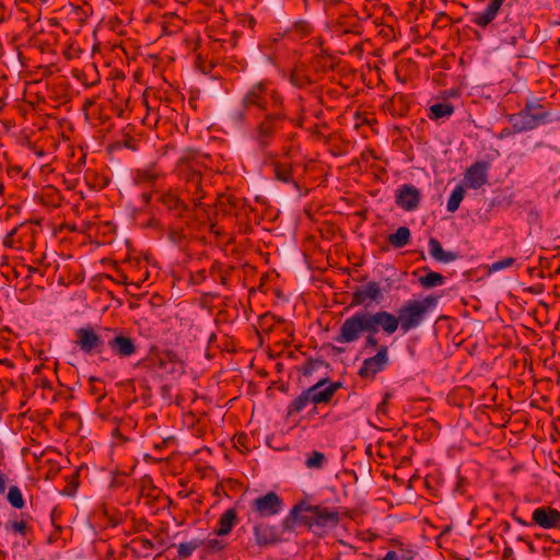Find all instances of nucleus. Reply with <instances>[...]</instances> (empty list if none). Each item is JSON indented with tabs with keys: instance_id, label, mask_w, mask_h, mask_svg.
Instances as JSON below:
<instances>
[{
	"instance_id": "obj_20",
	"label": "nucleus",
	"mask_w": 560,
	"mask_h": 560,
	"mask_svg": "<svg viewBox=\"0 0 560 560\" xmlns=\"http://www.w3.org/2000/svg\"><path fill=\"white\" fill-rule=\"evenodd\" d=\"M533 524L544 529L560 528V511L551 506L537 508L532 515Z\"/></svg>"
},
{
	"instance_id": "obj_32",
	"label": "nucleus",
	"mask_w": 560,
	"mask_h": 560,
	"mask_svg": "<svg viewBox=\"0 0 560 560\" xmlns=\"http://www.w3.org/2000/svg\"><path fill=\"white\" fill-rule=\"evenodd\" d=\"M201 542H202L201 547H202L203 557L218 553L226 547V544L222 539H219V538H211V539H207V540L201 539Z\"/></svg>"
},
{
	"instance_id": "obj_42",
	"label": "nucleus",
	"mask_w": 560,
	"mask_h": 560,
	"mask_svg": "<svg viewBox=\"0 0 560 560\" xmlns=\"http://www.w3.org/2000/svg\"><path fill=\"white\" fill-rule=\"evenodd\" d=\"M294 31L301 35V37H305L311 34L312 27L310 23L305 21H300L294 24Z\"/></svg>"
},
{
	"instance_id": "obj_28",
	"label": "nucleus",
	"mask_w": 560,
	"mask_h": 560,
	"mask_svg": "<svg viewBox=\"0 0 560 560\" xmlns=\"http://www.w3.org/2000/svg\"><path fill=\"white\" fill-rule=\"evenodd\" d=\"M429 118L438 120L444 117H448L454 113V106L451 103H435L429 108Z\"/></svg>"
},
{
	"instance_id": "obj_56",
	"label": "nucleus",
	"mask_w": 560,
	"mask_h": 560,
	"mask_svg": "<svg viewBox=\"0 0 560 560\" xmlns=\"http://www.w3.org/2000/svg\"><path fill=\"white\" fill-rule=\"evenodd\" d=\"M229 44L231 45L232 48H234L237 44V34L236 33H233L230 40H229Z\"/></svg>"
},
{
	"instance_id": "obj_25",
	"label": "nucleus",
	"mask_w": 560,
	"mask_h": 560,
	"mask_svg": "<svg viewBox=\"0 0 560 560\" xmlns=\"http://www.w3.org/2000/svg\"><path fill=\"white\" fill-rule=\"evenodd\" d=\"M161 174L155 170L154 166H149L142 170H138L133 176L136 185L140 186H152L160 178Z\"/></svg>"
},
{
	"instance_id": "obj_15",
	"label": "nucleus",
	"mask_w": 560,
	"mask_h": 560,
	"mask_svg": "<svg viewBox=\"0 0 560 560\" xmlns=\"http://www.w3.org/2000/svg\"><path fill=\"white\" fill-rule=\"evenodd\" d=\"M383 299L380 283L377 281H370L366 285L355 288L351 295L350 306H369V301L380 304Z\"/></svg>"
},
{
	"instance_id": "obj_17",
	"label": "nucleus",
	"mask_w": 560,
	"mask_h": 560,
	"mask_svg": "<svg viewBox=\"0 0 560 560\" xmlns=\"http://www.w3.org/2000/svg\"><path fill=\"white\" fill-rule=\"evenodd\" d=\"M491 164L488 161H476L464 173V184L467 188L479 189L488 183Z\"/></svg>"
},
{
	"instance_id": "obj_6",
	"label": "nucleus",
	"mask_w": 560,
	"mask_h": 560,
	"mask_svg": "<svg viewBox=\"0 0 560 560\" xmlns=\"http://www.w3.org/2000/svg\"><path fill=\"white\" fill-rule=\"evenodd\" d=\"M340 387L341 383L339 382L331 383L328 378L318 381L307 389H304L288 405L287 418L302 412L310 404H328Z\"/></svg>"
},
{
	"instance_id": "obj_49",
	"label": "nucleus",
	"mask_w": 560,
	"mask_h": 560,
	"mask_svg": "<svg viewBox=\"0 0 560 560\" xmlns=\"http://www.w3.org/2000/svg\"><path fill=\"white\" fill-rule=\"evenodd\" d=\"M512 517L514 518L515 522H517L518 524H521L523 526H530V525H533V521L532 522H527V521L523 520L522 517L517 516L516 511H514L512 513Z\"/></svg>"
},
{
	"instance_id": "obj_53",
	"label": "nucleus",
	"mask_w": 560,
	"mask_h": 560,
	"mask_svg": "<svg viewBox=\"0 0 560 560\" xmlns=\"http://www.w3.org/2000/svg\"><path fill=\"white\" fill-rule=\"evenodd\" d=\"M140 542L142 545V548L147 549V550L152 549L153 546H154L153 542L150 539H147V538H141Z\"/></svg>"
},
{
	"instance_id": "obj_3",
	"label": "nucleus",
	"mask_w": 560,
	"mask_h": 560,
	"mask_svg": "<svg viewBox=\"0 0 560 560\" xmlns=\"http://www.w3.org/2000/svg\"><path fill=\"white\" fill-rule=\"evenodd\" d=\"M243 110L233 115V119L244 124L246 121V109L257 108L262 113L280 109L283 107V96L276 90L271 89L265 82L254 84L244 95L242 100Z\"/></svg>"
},
{
	"instance_id": "obj_35",
	"label": "nucleus",
	"mask_w": 560,
	"mask_h": 560,
	"mask_svg": "<svg viewBox=\"0 0 560 560\" xmlns=\"http://www.w3.org/2000/svg\"><path fill=\"white\" fill-rule=\"evenodd\" d=\"M326 463V456L324 453L313 451L305 462V466L310 469H320Z\"/></svg>"
},
{
	"instance_id": "obj_31",
	"label": "nucleus",
	"mask_w": 560,
	"mask_h": 560,
	"mask_svg": "<svg viewBox=\"0 0 560 560\" xmlns=\"http://www.w3.org/2000/svg\"><path fill=\"white\" fill-rule=\"evenodd\" d=\"M444 282L445 277L442 273L430 270L425 276L419 278V283L425 289L442 285Z\"/></svg>"
},
{
	"instance_id": "obj_61",
	"label": "nucleus",
	"mask_w": 560,
	"mask_h": 560,
	"mask_svg": "<svg viewBox=\"0 0 560 560\" xmlns=\"http://www.w3.org/2000/svg\"><path fill=\"white\" fill-rule=\"evenodd\" d=\"M4 13H5V8L3 4H0V22H2L4 20Z\"/></svg>"
},
{
	"instance_id": "obj_7",
	"label": "nucleus",
	"mask_w": 560,
	"mask_h": 560,
	"mask_svg": "<svg viewBox=\"0 0 560 560\" xmlns=\"http://www.w3.org/2000/svg\"><path fill=\"white\" fill-rule=\"evenodd\" d=\"M293 119L282 108L267 112L253 130V139L261 151H266L279 132L284 130L287 122Z\"/></svg>"
},
{
	"instance_id": "obj_8",
	"label": "nucleus",
	"mask_w": 560,
	"mask_h": 560,
	"mask_svg": "<svg viewBox=\"0 0 560 560\" xmlns=\"http://www.w3.org/2000/svg\"><path fill=\"white\" fill-rule=\"evenodd\" d=\"M541 100H527L524 107L515 114L508 116V120L515 132L534 130L550 121V110L541 103Z\"/></svg>"
},
{
	"instance_id": "obj_29",
	"label": "nucleus",
	"mask_w": 560,
	"mask_h": 560,
	"mask_svg": "<svg viewBox=\"0 0 560 560\" xmlns=\"http://www.w3.org/2000/svg\"><path fill=\"white\" fill-rule=\"evenodd\" d=\"M290 82L294 86L303 89L311 85L314 81L306 74L303 68L295 67L291 72Z\"/></svg>"
},
{
	"instance_id": "obj_9",
	"label": "nucleus",
	"mask_w": 560,
	"mask_h": 560,
	"mask_svg": "<svg viewBox=\"0 0 560 560\" xmlns=\"http://www.w3.org/2000/svg\"><path fill=\"white\" fill-rule=\"evenodd\" d=\"M137 366L152 372L163 371L170 374H183L185 371L184 361L172 350L150 353L147 358L138 361Z\"/></svg>"
},
{
	"instance_id": "obj_37",
	"label": "nucleus",
	"mask_w": 560,
	"mask_h": 560,
	"mask_svg": "<svg viewBox=\"0 0 560 560\" xmlns=\"http://www.w3.org/2000/svg\"><path fill=\"white\" fill-rule=\"evenodd\" d=\"M89 383H90V389H89L90 393L92 395H97L96 400L101 401L105 397L104 382L98 377L91 376L89 378Z\"/></svg>"
},
{
	"instance_id": "obj_27",
	"label": "nucleus",
	"mask_w": 560,
	"mask_h": 560,
	"mask_svg": "<svg viewBox=\"0 0 560 560\" xmlns=\"http://www.w3.org/2000/svg\"><path fill=\"white\" fill-rule=\"evenodd\" d=\"M387 241L394 248H401L410 242V230L407 226H399L395 233L387 236Z\"/></svg>"
},
{
	"instance_id": "obj_48",
	"label": "nucleus",
	"mask_w": 560,
	"mask_h": 560,
	"mask_svg": "<svg viewBox=\"0 0 560 560\" xmlns=\"http://www.w3.org/2000/svg\"><path fill=\"white\" fill-rule=\"evenodd\" d=\"M210 273L211 275H215V273H222V264L220 261H214L210 268Z\"/></svg>"
},
{
	"instance_id": "obj_57",
	"label": "nucleus",
	"mask_w": 560,
	"mask_h": 560,
	"mask_svg": "<svg viewBox=\"0 0 560 560\" xmlns=\"http://www.w3.org/2000/svg\"><path fill=\"white\" fill-rule=\"evenodd\" d=\"M60 515V512L57 508H55L50 514L51 522L55 523V520Z\"/></svg>"
},
{
	"instance_id": "obj_55",
	"label": "nucleus",
	"mask_w": 560,
	"mask_h": 560,
	"mask_svg": "<svg viewBox=\"0 0 560 560\" xmlns=\"http://www.w3.org/2000/svg\"><path fill=\"white\" fill-rule=\"evenodd\" d=\"M40 386L43 388H47V389H51L52 388V385H51V382L47 378H42L40 380Z\"/></svg>"
},
{
	"instance_id": "obj_62",
	"label": "nucleus",
	"mask_w": 560,
	"mask_h": 560,
	"mask_svg": "<svg viewBox=\"0 0 560 560\" xmlns=\"http://www.w3.org/2000/svg\"><path fill=\"white\" fill-rule=\"evenodd\" d=\"M220 282L221 284L225 285L226 282H228V277L226 275H223V273H220Z\"/></svg>"
},
{
	"instance_id": "obj_21",
	"label": "nucleus",
	"mask_w": 560,
	"mask_h": 560,
	"mask_svg": "<svg viewBox=\"0 0 560 560\" xmlns=\"http://www.w3.org/2000/svg\"><path fill=\"white\" fill-rule=\"evenodd\" d=\"M504 1L490 0L485 11L474 13L471 22L485 30L494 21Z\"/></svg>"
},
{
	"instance_id": "obj_2",
	"label": "nucleus",
	"mask_w": 560,
	"mask_h": 560,
	"mask_svg": "<svg viewBox=\"0 0 560 560\" xmlns=\"http://www.w3.org/2000/svg\"><path fill=\"white\" fill-rule=\"evenodd\" d=\"M439 302V296L428 295L422 301L409 300L405 302L398 314L395 315L387 311H380L386 320L387 327L392 328L394 334L400 329L408 332L417 328L424 319L425 314L435 308Z\"/></svg>"
},
{
	"instance_id": "obj_1",
	"label": "nucleus",
	"mask_w": 560,
	"mask_h": 560,
	"mask_svg": "<svg viewBox=\"0 0 560 560\" xmlns=\"http://www.w3.org/2000/svg\"><path fill=\"white\" fill-rule=\"evenodd\" d=\"M380 329L385 335H393L390 327H387L386 320L381 312L371 313L360 311L348 317L340 326L335 341L338 343H352L360 339L363 332H366L363 348L365 350H380V348H388L386 345H381L376 337Z\"/></svg>"
},
{
	"instance_id": "obj_41",
	"label": "nucleus",
	"mask_w": 560,
	"mask_h": 560,
	"mask_svg": "<svg viewBox=\"0 0 560 560\" xmlns=\"http://www.w3.org/2000/svg\"><path fill=\"white\" fill-rule=\"evenodd\" d=\"M331 59V56L328 54H318L313 59V65L315 66L316 70L322 69L325 70L326 67H328V61Z\"/></svg>"
},
{
	"instance_id": "obj_14",
	"label": "nucleus",
	"mask_w": 560,
	"mask_h": 560,
	"mask_svg": "<svg viewBox=\"0 0 560 560\" xmlns=\"http://www.w3.org/2000/svg\"><path fill=\"white\" fill-rule=\"evenodd\" d=\"M158 201L176 219H184L196 209L174 190L160 192Z\"/></svg>"
},
{
	"instance_id": "obj_63",
	"label": "nucleus",
	"mask_w": 560,
	"mask_h": 560,
	"mask_svg": "<svg viewBox=\"0 0 560 560\" xmlns=\"http://www.w3.org/2000/svg\"><path fill=\"white\" fill-rule=\"evenodd\" d=\"M32 149H33L34 153H35L36 155H38V156H43V155L45 154V153H44V150H42V149H40V150H37V148H36V147H33Z\"/></svg>"
},
{
	"instance_id": "obj_11",
	"label": "nucleus",
	"mask_w": 560,
	"mask_h": 560,
	"mask_svg": "<svg viewBox=\"0 0 560 560\" xmlns=\"http://www.w3.org/2000/svg\"><path fill=\"white\" fill-rule=\"evenodd\" d=\"M276 180L292 186L298 192H302L301 182L307 171V164L298 160L276 161L272 163Z\"/></svg>"
},
{
	"instance_id": "obj_51",
	"label": "nucleus",
	"mask_w": 560,
	"mask_h": 560,
	"mask_svg": "<svg viewBox=\"0 0 560 560\" xmlns=\"http://www.w3.org/2000/svg\"><path fill=\"white\" fill-rule=\"evenodd\" d=\"M513 133H516V132L514 131V128H513V127H512V129H511V128H503V129L501 130V132H500V136H499V137L502 139V138H505V137H510V136H512Z\"/></svg>"
},
{
	"instance_id": "obj_47",
	"label": "nucleus",
	"mask_w": 560,
	"mask_h": 560,
	"mask_svg": "<svg viewBox=\"0 0 560 560\" xmlns=\"http://www.w3.org/2000/svg\"><path fill=\"white\" fill-rule=\"evenodd\" d=\"M415 553L410 549H401L398 553V560H413Z\"/></svg>"
},
{
	"instance_id": "obj_12",
	"label": "nucleus",
	"mask_w": 560,
	"mask_h": 560,
	"mask_svg": "<svg viewBox=\"0 0 560 560\" xmlns=\"http://www.w3.org/2000/svg\"><path fill=\"white\" fill-rule=\"evenodd\" d=\"M38 230L33 222H24L11 230L3 240V245L16 250L31 252L35 247Z\"/></svg>"
},
{
	"instance_id": "obj_50",
	"label": "nucleus",
	"mask_w": 560,
	"mask_h": 560,
	"mask_svg": "<svg viewBox=\"0 0 560 560\" xmlns=\"http://www.w3.org/2000/svg\"><path fill=\"white\" fill-rule=\"evenodd\" d=\"M514 555L513 549L510 546H505L502 552V559L508 560L511 559Z\"/></svg>"
},
{
	"instance_id": "obj_64",
	"label": "nucleus",
	"mask_w": 560,
	"mask_h": 560,
	"mask_svg": "<svg viewBox=\"0 0 560 560\" xmlns=\"http://www.w3.org/2000/svg\"><path fill=\"white\" fill-rule=\"evenodd\" d=\"M317 413V405H314L313 408L308 411V416L313 417Z\"/></svg>"
},
{
	"instance_id": "obj_5",
	"label": "nucleus",
	"mask_w": 560,
	"mask_h": 560,
	"mask_svg": "<svg viewBox=\"0 0 560 560\" xmlns=\"http://www.w3.org/2000/svg\"><path fill=\"white\" fill-rule=\"evenodd\" d=\"M339 522V513L320 505H308L304 502L295 504L289 515L283 520L284 529H292L295 523L317 526L336 525Z\"/></svg>"
},
{
	"instance_id": "obj_13",
	"label": "nucleus",
	"mask_w": 560,
	"mask_h": 560,
	"mask_svg": "<svg viewBox=\"0 0 560 560\" xmlns=\"http://www.w3.org/2000/svg\"><path fill=\"white\" fill-rule=\"evenodd\" d=\"M109 335L106 338V346L114 355L119 358H129L137 352V345L133 338L127 336L122 330L109 328Z\"/></svg>"
},
{
	"instance_id": "obj_38",
	"label": "nucleus",
	"mask_w": 560,
	"mask_h": 560,
	"mask_svg": "<svg viewBox=\"0 0 560 560\" xmlns=\"http://www.w3.org/2000/svg\"><path fill=\"white\" fill-rule=\"evenodd\" d=\"M515 262H516L515 258L506 257L504 259L498 260V261L493 262L492 265H490L488 267V272L493 273V272L500 271L502 269L514 266Z\"/></svg>"
},
{
	"instance_id": "obj_10",
	"label": "nucleus",
	"mask_w": 560,
	"mask_h": 560,
	"mask_svg": "<svg viewBox=\"0 0 560 560\" xmlns=\"http://www.w3.org/2000/svg\"><path fill=\"white\" fill-rule=\"evenodd\" d=\"M109 328L100 327L97 330L91 326L80 327L75 330V343L85 354H101L107 342Z\"/></svg>"
},
{
	"instance_id": "obj_33",
	"label": "nucleus",
	"mask_w": 560,
	"mask_h": 560,
	"mask_svg": "<svg viewBox=\"0 0 560 560\" xmlns=\"http://www.w3.org/2000/svg\"><path fill=\"white\" fill-rule=\"evenodd\" d=\"M201 545V539H194L188 542H182L177 546V557L179 559H186L190 557L195 550L200 548Z\"/></svg>"
},
{
	"instance_id": "obj_40",
	"label": "nucleus",
	"mask_w": 560,
	"mask_h": 560,
	"mask_svg": "<svg viewBox=\"0 0 560 560\" xmlns=\"http://www.w3.org/2000/svg\"><path fill=\"white\" fill-rule=\"evenodd\" d=\"M324 364V361L320 359H308L305 365L302 369V372L305 376L311 375L317 368Z\"/></svg>"
},
{
	"instance_id": "obj_36",
	"label": "nucleus",
	"mask_w": 560,
	"mask_h": 560,
	"mask_svg": "<svg viewBox=\"0 0 560 560\" xmlns=\"http://www.w3.org/2000/svg\"><path fill=\"white\" fill-rule=\"evenodd\" d=\"M8 501L15 509H23L25 505L23 494H22L21 490L19 489V487H16V486L10 487L9 493H8Z\"/></svg>"
},
{
	"instance_id": "obj_52",
	"label": "nucleus",
	"mask_w": 560,
	"mask_h": 560,
	"mask_svg": "<svg viewBox=\"0 0 560 560\" xmlns=\"http://www.w3.org/2000/svg\"><path fill=\"white\" fill-rule=\"evenodd\" d=\"M382 560H398V553L394 550H389Z\"/></svg>"
},
{
	"instance_id": "obj_39",
	"label": "nucleus",
	"mask_w": 560,
	"mask_h": 560,
	"mask_svg": "<svg viewBox=\"0 0 560 560\" xmlns=\"http://www.w3.org/2000/svg\"><path fill=\"white\" fill-rule=\"evenodd\" d=\"M7 528L12 530L14 534L23 536H25L30 529L25 521H14L10 525H7Z\"/></svg>"
},
{
	"instance_id": "obj_16",
	"label": "nucleus",
	"mask_w": 560,
	"mask_h": 560,
	"mask_svg": "<svg viewBox=\"0 0 560 560\" xmlns=\"http://www.w3.org/2000/svg\"><path fill=\"white\" fill-rule=\"evenodd\" d=\"M388 348H380V350L373 357L363 360L358 371V375L361 378H374L375 375L383 371L388 364Z\"/></svg>"
},
{
	"instance_id": "obj_46",
	"label": "nucleus",
	"mask_w": 560,
	"mask_h": 560,
	"mask_svg": "<svg viewBox=\"0 0 560 560\" xmlns=\"http://www.w3.org/2000/svg\"><path fill=\"white\" fill-rule=\"evenodd\" d=\"M197 67L203 72V73H209L212 69H213V65L210 62L208 66H206V62L202 61V58L199 56L197 58Z\"/></svg>"
},
{
	"instance_id": "obj_22",
	"label": "nucleus",
	"mask_w": 560,
	"mask_h": 560,
	"mask_svg": "<svg viewBox=\"0 0 560 560\" xmlns=\"http://www.w3.org/2000/svg\"><path fill=\"white\" fill-rule=\"evenodd\" d=\"M254 535L258 546L266 547L280 541V532L276 526L259 523L254 527Z\"/></svg>"
},
{
	"instance_id": "obj_34",
	"label": "nucleus",
	"mask_w": 560,
	"mask_h": 560,
	"mask_svg": "<svg viewBox=\"0 0 560 560\" xmlns=\"http://www.w3.org/2000/svg\"><path fill=\"white\" fill-rule=\"evenodd\" d=\"M464 197H465L464 187L460 185L456 186L448 198L447 206H446L447 211L455 212L459 208V205L463 201Z\"/></svg>"
},
{
	"instance_id": "obj_23",
	"label": "nucleus",
	"mask_w": 560,
	"mask_h": 560,
	"mask_svg": "<svg viewBox=\"0 0 560 560\" xmlns=\"http://www.w3.org/2000/svg\"><path fill=\"white\" fill-rule=\"evenodd\" d=\"M237 513L234 509L226 510L219 518V527L214 530L217 536L229 535L237 523Z\"/></svg>"
},
{
	"instance_id": "obj_30",
	"label": "nucleus",
	"mask_w": 560,
	"mask_h": 560,
	"mask_svg": "<svg viewBox=\"0 0 560 560\" xmlns=\"http://www.w3.org/2000/svg\"><path fill=\"white\" fill-rule=\"evenodd\" d=\"M167 238L179 248H184L188 243V235L184 228L171 226L167 232Z\"/></svg>"
},
{
	"instance_id": "obj_19",
	"label": "nucleus",
	"mask_w": 560,
	"mask_h": 560,
	"mask_svg": "<svg viewBox=\"0 0 560 560\" xmlns=\"http://www.w3.org/2000/svg\"><path fill=\"white\" fill-rule=\"evenodd\" d=\"M421 200L420 190L410 184L401 185L395 195L396 205L405 211H413L419 207Z\"/></svg>"
},
{
	"instance_id": "obj_54",
	"label": "nucleus",
	"mask_w": 560,
	"mask_h": 560,
	"mask_svg": "<svg viewBox=\"0 0 560 560\" xmlns=\"http://www.w3.org/2000/svg\"><path fill=\"white\" fill-rule=\"evenodd\" d=\"M5 488H7L5 477L2 472H0V494L4 493Z\"/></svg>"
},
{
	"instance_id": "obj_4",
	"label": "nucleus",
	"mask_w": 560,
	"mask_h": 560,
	"mask_svg": "<svg viewBox=\"0 0 560 560\" xmlns=\"http://www.w3.org/2000/svg\"><path fill=\"white\" fill-rule=\"evenodd\" d=\"M203 170L206 166L194 151H186L176 163V172L186 182V189L191 194V202L195 208L202 206V199L206 196L202 188Z\"/></svg>"
},
{
	"instance_id": "obj_44",
	"label": "nucleus",
	"mask_w": 560,
	"mask_h": 560,
	"mask_svg": "<svg viewBox=\"0 0 560 560\" xmlns=\"http://www.w3.org/2000/svg\"><path fill=\"white\" fill-rule=\"evenodd\" d=\"M523 38H524L523 30L518 28L513 35L505 37L502 40H503V43L509 44L511 46H516L518 44L520 39H523Z\"/></svg>"
},
{
	"instance_id": "obj_26",
	"label": "nucleus",
	"mask_w": 560,
	"mask_h": 560,
	"mask_svg": "<svg viewBox=\"0 0 560 560\" xmlns=\"http://www.w3.org/2000/svg\"><path fill=\"white\" fill-rule=\"evenodd\" d=\"M296 133L288 132L281 135L282 140V154L284 158L292 160L300 152V144L296 142Z\"/></svg>"
},
{
	"instance_id": "obj_59",
	"label": "nucleus",
	"mask_w": 560,
	"mask_h": 560,
	"mask_svg": "<svg viewBox=\"0 0 560 560\" xmlns=\"http://www.w3.org/2000/svg\"><path fill=\"white\" fill-rule=\"evenodd\" d=\"M141 197H142V199H143V201H144L145 203H149V202H150V199H151V197H152V195H151V192H143V194L141 195Z\"/></svg>"
},
{
	"instance_id": "obj_60",
	"label": "nucleus",
	"mask_w": 560,
	"mask_h": 560,
	"mask_svg": "<svg viewBox=\"0 0 560 560\" xmlns=\"http://www.w3.org/2000/svg\"><path fill=\"white\" fill-rule=\"evenodd\" d=\"M337 25H338V27H339V31H340L342 34H347V33H349V32H350L348 28H343V27H342L343 22L338 21Z\"/></svg>"
},
{
	"instance_id": "obj_58",
	"label": "nucleus",
	"mask_w": 560,
	"mask_h": 560,
	"mask_svg": "<svg viewBox=\"0 0 560 560\" xmlns=\"http://www.w3.org/2000/svg\"><path fill=\"white\" fill-rule=\"evenodd\" d=\"M303 122H304V117H300L296 120L293 119V121L291 124H294L296 127L301 128V127H303Z\"/></svg>"
},
{
	"instance_id": "obj_43",
	"label": "nucleus",
	"mask_w": 560,
	"mask_h": 560,
	"mask_svg": "<svg viewBox=\"0 0 560 560\" xmlns=\"http://www.w3.org/2000/svg\"><path fill=\"white\" fill-rule=\"evenodd\" d=\"M392 397V394L390 393H385V395L383 396V400L378 404L377 408H376V413L380 416H387L388 413V410H387V405H388V400L390 399Z\"/></svg>"
},
{
	"instance_id": "obj_24",
	"label": "nucleus",
	"mask_w": 560,
	"mask_h": 560,
	"mask_svg": "<svg viewBox=\"0 0 560 560\" xmlns=\"http://www.w3.org/2000/svg\"><path fill=\"white\" fill-rule=\"evenodd\" d=\"M429 249H430V255L436 261L451 262V261L456 260L458 257L457 254L454 252L444 250L441 243L434 237H431L429 240Z\"/></svg>"
},
{
	"instance_id": "obj_45",
	"label": "nucleus",
	"mask_w": 560,
	"mask_h": 560,
	"mask_svg": "<svg viewBox=\"0 0 560 560\" xmlns=\"http://www.w3.org/2000/svg\"><path fill=\"white\" fill-rule=\"evenodd\" d=\"M207 278V273L205 269H200L190 275V282L195 285L200 284Z\"/></svg>"
},
{
	"instance_id": "obj_18",
	"label": "nucleus",
	"mask_w": 560,
	"mask_h": 560,
	"mask_svg": "<svg viewBox=\"0 0 560 560\" xmlns=\"http://www.w3.org/2000/svg\"><path fill=\"white\" fill-rule=\"evenodd\" d=\"M281 498L273 491L258 497L253 502L254 511L261 517H269L278 514L282 509Z\"/></svg>"
}]
</instances>
